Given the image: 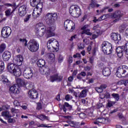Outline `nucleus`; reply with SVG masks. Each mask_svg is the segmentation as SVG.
<instances>
[{"instance_id":"obj_56","label":"nucleus","mask_w":128,"mask_h":128,"mask_svg":"<svg viewBox=\"0 0 128 128\" xmlns=\"http://www.w3.org/2000/svg\"><path fill=\"white\" fill-rule=\"evenodd\" d=\"M42 104L38 103L36 109L40 110H42Z\"/></svg>"},{"instance_id":"obj_58","label":"nucleus","mask_w":128,"mask_h":128,"mask_svg":"<svg viewBox=\"0 0 128 128\" xmlns=\"http://www.w3.org/2000/svg\"><path fill=\"white\" fill-rule=\"evenodd\" d=\"M104 20H106V16H104V14L98 18V20L100 21Z\"/></svg>"},{"instance_id":"obj_42","label":"nucleus","mask_w":128,"mask_h":128,"mask_svg":"<svg viewBox=\"0 0 128 128\" xmlns=\"http://www.w3.org/2000/svg\"><path fill=\"white\" fill-rule=\"evenodd\" d=\"M20 42H22V44H24L25 46H28V40H26V39L20 38Z\"/></svg>"},{"instance_id":"obj_28","label":"nucleus","mask_w":128,"mask_h":128,"mask_svg":"<svg viewBox=\"0 0 128 128\" xmlns=\"http://www.w3.org/2000/svg\"><path fill=\"white\" fill-rule=\"evenodd\" d=\"M34 116L37 118H38V120H42V122H44L45 120H50V118L44 114H40V115H34Z\"/></svg>"},{"instance_id":"obj_4","label":"nucleus","mask_w":128,"mask_h":128,"mask_svg":"<svg viewBox=\"0 0 128 128\" xmlns=\"http://www.w3.org/2000/svg\"><path fill=\"white\" fill-rule=\"evenodd\" d=\"M128 67L126 66H122L118 68L116 72V76L118 78H124L128 76Z\"/></svg>"},{"instance_id":"obj_24","label":"nucleus","mask_w":128,"mask_h":128,"mask_svg":"<svg viewBox=\"0 0 128 128\" xmlns=\"http://www.w3.org/2000/svg\"><path fill=\"white\" fill-rule=\"evenodd\" d=\"M17 67L16 65L12 63H9L8 64V70H9L10 72H11V74H12V72H14Z\"/></svg>"},{"instance_id":"obj_3","label":"nucleus","mask_w":128,"mask_h":128,"mask_svg":"<svg viewBox=\"0 0 128 128\" xmlns=\"http://www.w3.org/2000/svg\"><path fill=\"white\" fill-rule=\"evenodd\" d=\"M28 48L32 52H36L38 50L40 45L36 40H31L28 42Z\"/></svg>"},{"instance_id":"obj_36","label":"nucleus","mask_w":128,"mask_h":128,"mask_svg":"<svg viewBox=\"0 0 128 128\" xmlns=\"http://www.w3.org/2000/svg\"><path fill=\"white\" fill-rule=\"evenodd\" d=\"M2 116H4L5 118H12V115L10 114L9 112H2Z\"/></svg>"},{"instance_id":"obj_49","label":"nucleus","mask_w":128,"mask_h":128,"mask_svg":"<svg viewBox=\"0 0 128 128\" xmlns=\"http://www.w3.org/2000/svg\"><path fill=\"white\" fill-rule=\"evenodd\" d=\"M6 8V4H4V5L0 6V12H4Z\"/></svg>"},{"instance_id":"obj_10","label":"nucleus","mask_w":128,"mask_h":128,"mask_svg":"<svg viewBox=\"0 0 128 128\" xmlns=\"http://www.w3.org/2000/svg\"><path fill=\"white\" fill-rule=\"evenodd\" d=\"M74 26L75 24L72 20H66L64 22V28L68 32H72L76 28Z\"/></svg>"},{"instance_id":"obj_30","label":"nucleus","mask_w":128,"mask_h":128,"mask_svg":"<svg viewBox=\"0 0 128 128\" xmlns=\"http://www.w3.org/2000/svg\"><path fill=\"white\" fill-rule=\"evenodd\" d=\"M15 76H22V69L17 67L12 73Z\"/></svg>"},{"instance_id":"obj_47","label":"nucleus","mask_w":128,"mask_h":128,"mask_svg":"<svg viewBox=\"0 0 128 128\" xmlns=\"http://www.w3.org/2000/svg\"><path fill=\"white\" fill-rule=\"evenodd\" d=\"M45 72V74H50L52 72V70L50 68H45V70H43Z\"/></svg>"},{"instance_id":"obj_60","label":"nucleus","mask_w":128,"mask_h":128,"mask_svg":"<svg viewBox=\"0 0 128 128\" xmlns=\"http://www.w3.org/2000/svg\"><path fill=\"white\" fill-rule=\"evenodd\" d=\"M84 70L86 72H89V70H90V67L88 66H86L84 68Z\"/></svg>"},{"instance_id":"obj_22","label":"nucleus","mask_w":128,"mask_h":128,"mask_svg":"<svg viewBox=\"0 0 128 128\" xmlns=\"http://www.w3.org/2000/svg\"><path fill=\"white\" fill-rule=\"evenodd\" d=\"M12 54L8 51H5L2 54V58L5 62H8Z\"/></svg>"},{"instance_id":"obj_2","label":"nucleus","mask_w":128,"mask_h":128,"mask_svg":"<svg viewBox=\"0 0 128 128\" xmlns=\"http://www.w3.org/2000/svg\"><path fill=\"white\" fill-rule=\"evenodd\" d=\"M35 32L38 38H42L46 34L48 38H52L53 36H50L48 35V28L42 22H39L36 25Z\"/></svg>"},{"instance_id":"obj_62","label":"nucleus","mask_w":128,"mask_h":128,"mask_svg":"<svg viewBox=\"0 0 128 128\" xmlns=\"http://www.w3.org/2000/svg\"><path fill=\"white\" fill-rule=\"evenodd\" d=\"M38 128H48V126L44 124H40L38 126Z\"/></svg>"},{"instance_id":"obj_39","label":"nucleus","mask_w":128,"mask_h":128,"mask_svg":"<svg viewBox=\"0 0 128 128\" xmlns=\"http://www.w3.org/2000/svg\"><path fill=\"white\" fill-rule=\"evenodd\" d=\"M25 86V88H27L28 90H30V88L34 86V85L32 84V82H28L25 84V86Z\"/></svg>"},{"instance_id":"obj_40","label":"nucleus","mask_w":128,"mask_h":128,"mask_svg":"<svg viewBox=\"0 0 128 128\" xmlns=\"http://www.w3.org/2000/svg\"><path fill=\"white\" fill-rule=\"evenodd\" d=\"M112 96L116 102H118L120 100V95L118 94L113 93L112 94Z\"/></svg>"},{"instance_id":"obj_29","label":"nucleus","mask_w":128,"mask_h":128,"mask_svg":"<svg viewBox=\"0 0 128 128\" xmlns=\"http://www.w3.org/2000/svg\"><path fill=\"white\" fill-rule=\"evenodd\" d=\"M106 88H108V86L106 84H102L100 85V87H96V90L98 92H104V90H106Z\"/></svg>"},{"instance_id":"obj_34","label":"nucleus","mask_w":128,"mask_h":128,"mask_svg":"<svg viewBox=\"0 0 128 128\" xmlns=\"http://www.w3.org/2000/svg\"><path fill=\"white\" fill-rule=\"evenodd\" d=\"M6 48V44L4 43H2L0 44V54L4 52Z\"/></svg>"},{"instance_id":"obj_5","label":"nucleus","mask_w":128,"mask_h":128,"mask_svg":"<svg viewBox=\"0 0 128 128\" xmlns=\"http://www.w3.org/2000/svg\"><path fill=\"white\" fill-rule=\"evenodd\" d=\"M125 46H118L116 48V52H117L118 56L120 58L124 54H126L128 55V41H126Z\"/></svg>"},{"instance_id":"obj_33","label":"nucleus","mask_w":128,"mask_h":128,"mask_svg":"<svg viewBox=\"0 0 128 128\" xmlns=\"http://www.w3.org/2000/svg\"><path fill=\"white\" fill-rule=\"evenodd\" d=\"M82 102L84 104V106H88L90 104V98H86V99H82Z\"/></svg>"},{"instance_id":"obj_64","label":"nucleus","mask_w":128,"mask_h":128,"mask_svg":"<svg viewBox=\"0 0 128 128\" xmlns=\"http://www.w3.org/2000/svg\"><path fill=\"white\" fill-rule=\"evenodd\" d=\"M81 76H86V74L84 72H82L80 74Z\"/></svg>"},{"instance_id":"obj_21","label":"nucleus","mask_w":128,"mask_h":128,"mask_svg":"<svg viewBox=\"0 0 128 128\" xmlns=\"http://www.w3.org/2000/svg\"><path fill=\"white\" fill-rule=\"evenodd\" d=\"M64 112H66V110H72V106L68 102H64V104L62 106Z\"/></svg>"},{"instance_id":"obj_57","label":"nucleus","mask_w":128,"mask_h":128,"mask_svg":"<svg viewBox=\"0 0 128 128\" xmlns=\"http://www.w3.org/2000/svg\"><path fill=\"white\" fill-rule=\"evenodd\" d=\"M100 25H98V24H97V25L94 26L93 28V30H100Z\"/></svg>"},{"instance_id":"obj_7","label":"nucleus","mask_w":128,"mask_h":128,"mask_svg":"<svg viewBox=\"0 0 128 128\" xmlns=\"http://www.w3.org/2000/svg\"><path fill=\"white\" fill-rule=\"evenodd\" d=\"M58 46H60L58 42L54 38H50L47 42V48L48 50H50L52 48L56 50V48H58Z\"/></svg>"},{"instance_id":"obj_61","label":"nucleus","mask_w":128,"mask_h":128,"mask_svg":"<svg viewBox=\"0 0 128 128\" xmlns=\"http://www.w3.org/2000/svg\"><path fill=\"white\" fill-rule=\"evenodd\" d=\"M0 68H2V69L4 68V63L2 61H0Z\"/></svg>"},{"instance_id":"obj_51","label":"nucleus","mask_w":128,"mask_h":128,"mask_svg":"<svg viewBox=\"0 0 128 128\" xmlns=\"http://www.w3.org/2000/svg\"><path fill=\"white\" fill-rule=\"evenodd\" d=\"M30 18H32V14L28 15L24 19V22H28Z\"/></svg>"},{"instance_id":"obj_15","label":"nucleus","mask_w":128,"mask_h":128,"mask_svg":"<svg viewBox=\"0 0 128 128\" xmlns=\"http://www.w3.org/2000/svg\"><path fill=\"white\" fill-rule=\"evenodd\" d=\"M28 96L30 98L36 100V98H38V92H36V89L32 88L28 92Z\"/></svg>"},{"instance_id":"obj_46","label":"nucleus","mask_w":128,"mask_h":128,"mask_svg":"<svg viewBox=\"0 0 128 128\" xmlns=\"http://www.w3.org/2000/svg\"><path fill=\"white\" fill-rule=\"evenodd\" d=\"M116 104V102H115L108 100V106L109 108H110L111 106H112L113 104Z\"/></svg>"},{"instance_id":"obj_35","label":"nucleus","mask_w":128,"mask_h":128,"mask_svg":"<svg viewBox=\"0 0 128 128\" xmlns=\"http://www.w3.org/2000/svg\"><path fill=\"white\" fill-rule=\"evenodd\" d=\"M88 94V92L86 90H82L79 95V98H86V94Z\"/></svg>"},{"instance_id":"obj_52","label":"nucleus","mask_w":128,"mask_h":128,"mask_svg":"<svg viewBox=\"0 0 128 128\" xmlns=\"http://www.w3.org/2000/svg\"><path fill=\"white\" fill-rule=\"evenodd\" d=\"M90 28V25L86 24V25H84L83 27H82L81 28V30H86V28Z\"/></svg>"},{"instance_id":"obj_17","label":"nucleus","mask_w":128,"mask_h":128,"mask_svg":"<svg viewBox=\"0 0 128 128\" xmlns=\"http://www.w3.org/2000/svg\"><path fill=\"white\" fill-rule=\"evenodd\" d=\"M50 80L54 82H62V76L58 75V74H56L54 76H50Z\"/></svg>"},{"instance_id":"obj_41","label":"nucleus","mask_w":128,"mask_h":128,"mask_svg":"<svg viewBox=\"0 0 128 128\" xmlns=\"http://www.w3.org/2000/svg\"><path fill=\"white\" fill-rule=\"evenodd\" d=\"M47 56L50 60H54V54L52 53H48Z\"/></svg>"},{"instance_id":"obj_12","label":"nucleus","mask_w":128,"mask_h":128,"mask_svg":"<svg viewBox=\"0 0 128 128\" xmlns=\"http://www.w3.org/2000/svg\"><path fill=\"white\" fill-rule=\"evenodd\" d=\"M33 74L34 71H32V70L30 68H26L23 72V76L25 78H32Z\"/></svg>"},{"instance_id":"obj_11","label":"nucleus","mask_w":128,"mask_h":128,"mask_svg":"<svg viewBox=\"0 0 128 128\" xmlns=\"http://www.w3.org/2000/svg\"><path fill=\"white\" fill-rule=\"evenodd\" d=\"M12 34V29L8 26H5L3 28L1 31V34L4 38H6L10 36Z\"/></svg>"},{"instance_id":"obj_16","label":"nucleus","mask_w":128,"mask_h":128,"mask_svg":"<svg viewBox=\"0 0 128 128\" xmlns=\"http://www.w3.org/2000/svg\"><path fill=\"white\" fill-rule=\"evenodd\" d=\"M66 122L70 126H72V128H80V126H84V124H86V123H84V122L80 123L78 122H74V121L67 120L66 121Z\"/></svg>"},{"instance_id":"obj_1","label":"nucleus","mask_w":128,"mask_h":128,"mask_svg":"<svg viewBox=\"0 0 128 128\" xmlns=\"http://www.w3.org/2000/svg\"><path fill=\"white\" fill-rule=\"evenodd\" d=\"M46 22L47 24L51 26L47 27V32L49 36H54V30L56 28V21L58 20L56 13H48L46 16Z\"/></svg>"},{"instance_id":"obj_45","label":"nucleus","mask_w":128,"mask_h":128,"mask_svg":"<svg viewBox=\"0 0 128 128\" xmlns=\"http://www.w3.org/2000/svg\"><path fill=\"white\" fill-rule=\"evenodd\" d=\"M72 98V96L70 94H67L65 96V100L68 102L69 100H70Z\"/></svg>"},{"instance_id":"obj_14","label":"nucleus","mask_w":128,"mask_h":128,"mask_svg":"<svg viewBox=\"0 0 128 128\" xmlns=\"http://www.w3.org/2000/svg\"><path fill=\"white\" fill-rule=\"evenodd\" d=\"M28 10V5L26 4H23L20 6L18 8V14L20 16H24Z\"/></svg>"},{"instance_id":"obj_32","label":"nucleus","mask_w":128,"mask_h":128,"mask_svg":"<svg viewBox=\"0 0 128 128\" xmlns=\"http://www.w3.org/2000/svg\"><path fill=\"white\" fill-rule=\"evenodd\" d=\"M37 64L39 68H42L46 66V61L42 59H40L38 61Z\"/></svg>"},{"instance_id":"obj_23","label":"nucleus","mask_w":128,"mask_h":128,"mask_svg":"<svg viewBox=\"0 0 128 128\" xmlns=\"http://www.w3.org/2000/svg\"><path fill=\"white\" fill-rule=\"evenodd\" d=\"M16 80L17 86H18L19 88L20 86H24L26 85V82H24V78H16Z\"/></svg>"},{"instance_id":"obj_13","label":"nucleus","mask_w":128,"mask_h":128,"mask_svg":"<svg viewBox=\"0 0 128 128\" xmlns=\"http://www.w3.org/2000/svg\"><path fill=\"white\" fill-rule=\"evenodd\" d=\"M13 62L16 66H22V62H24V57L20 55H18L14 57Z\"/></svg>"},{"instance_id":"obj_44","label":"nucleus","mask_w":128,"mask_h":128,"mask_svg":"<svg viewBox=\"0 0 128 128\" xmlns=\"http://www.w3.org/2000/svg\"><path fill=\"white\" fill-rule=\"evenodd\" d=\"M96 2L94 1V0H92L91 2L89 4V8H96Z\"/></svg>"},{"instance_id":"obj_31","label":"nucleus","mask_w":128,"mask_h":128,"mask_svg":"<svg viewBox=\"0 0 128 128\" xmlns=\"http://www.w3.org/2000/svg\"><path fill=\"white\" fill-rule=\"evenodd\" d=\"M102 74L104 76H108L110 75V69L108 68H105L102 70Z\"/></svg>"},{"instance_id":"obj_19","label":"nucleus","mask_w":128,"mask_h":128,"mask_svg":"<svg viewBox=\"0 0 128 128\" xmlns=\"http://www.w3.org/2000/svg\"><path fill=\"white\" fill-rule=\"evenodd\" d=\"M109 120L108 118H98L94 122V124H108Z\"/></svg>"},{"instance_id":"obj_63","label":"nucleus","mask_w":128,"mask_h":128,"mask_svg":"<svg viewBox=\"0 0 128 128\" xmlns=\"http://www.w3.org/2000/svg\"><path fill=\"white\" fill-rule=\"evenodd\" d=\"M14 104L15 106H20V103L17 100L14 101Z\"/></svg>"},{"instance_id":"obj_8","label":"nucleus","mask_w":128,"mask_h":128,"mask_svg":"<svg viewBox=\"0 0 128 128\" xmlns=\"http://www.w3.org/2000/svg\"><path fill=\"white\" fill-rule=\"evenodd\" d=\"M102 48L104 54H110L112 52V44L108 42H104L102 44Z\"/></svg>"},{"instance_id":"obj_18","label":"nucleus","mask_w":128,"mask_h":128,"mask_svg":"<svg viewBox=\"0 0 128 128\" xmlns=\"http://www.w3.org/2000/svg\"><path fill=\"white\" fill-rule=\"evenodd\" d=\"M42 12V7L37 6V8H35L32 12V16L34 18H38L40 16V13Z\"/></svg>"},{"instance_id":"obj_6","label":"nucleus","mask_w":128,"mask_h":128,"mask_svg":"<svg viewBox=\"0 0 128 128\" xmlns=\"http://www.w3.org/2000/svg\"><path fill=\"white\" fill-rule=\"evenodd\" d=\"M70 14L74 16V18H78L80 14V8L76 5H72L69 9Z\"/></svg>"},{"instance_id":"obj_37","label":"nucleus","mask_w":128,"mask_h":128,"mask_svg":"<svg viewBox=\"0 0 128 128\" xmlns=\"http://www.w3.org/2000/svg\"><path fill=\"white\" fill-rule=\"evenodd\" d=\"M90 32V29H87L86 30H84L82 32V34H87V36H92V33Z\"/></svg>"},{"instance_id":"obj_26","label":"nucleus","mask_w":128,"mask_h":128,"mask_svg":"<svg viewBox=\"0 0 128 128\" xmlns=\"http://www.w3.org/2000/svg\"><path fill=\"white\" fill-rule=\"evenodd\" d=\"M111 38H112L113 40L120 42V40H122V37L120 34H117L116 33H112L111 34Z\"/></svg>"},{"instance_id":"obj_43","label":"nucleus","mask_w":128,"mask_h":128,"mask_svg":"<svg viewBox=\"0 0 128 128\" xmlns=\"http://www.w3.org/2000/svg\"><path fill=\"white\" fill-rule=\"evenodd\" d=\"M5 6H12L13 8H15L16 6V3H12V4L7 3L5 4Z\"/></svg>"},{"instance_id":"obj_27","label":"nucleus","mask_w":128,"mask_h":128,"mask_svg":"<svg viewBox=\"0 0 128 128\" xmlns=\"http://www.w3.org/2000/svg\"><path fill=\"white\" fill-rule=\"evenodd\" d=\"M82 110L80 109V108H78L76 110V112H77L76 114H78L80 118H86V114L84 112H82Z\"/></svg>"},{"instance_id":"obj_20","label":"nucleus","mask_w":128,"mask_h":128,"mask_svg":"<svg viewBox=\"0 0 128 128\" xmlns=\"http://www.w3.org/2000/svg\"><path fill=\"white\" fill-rule=\"evenodd\" d=\"M10 90L12 94H18L20 92V87L18 84H14L10 88Z\"/></svg>"},{"instance_id":"obj_48","label":"nucleus","mask_w":128,"mask_h":128,"mask_svg":"<svg viewBox=\"0 0 128 128\" xmlns=\"http://www.w3.org/2000/svg\"><path fill=\"white\" fill-rule=\"evenodd\" d=\"M58 62L59 64H62L64 62V57L62 55H60L58 58Z\"/></svg>"},{"instance_id":"obj_54","label":"nucleus","mask_w":128,"mask_h":128,"mask_svg":"<svg viewBox=\"0 0 128 128\" xmlns=\"http://www.w3.org/2000/svg\"><path fill=\"white\" fill-rule=\"evenodd\" d=\"M108 6L104 7L102 10H100V12H106V10H108Z\"/></svg>"},{"instance_id":"obj_50","label":"nucleus","mask_w":128,"mask_h":128,"mask_svg":"<svg viewBox=\"0 0 128 128\" xmlns=\"http://www.w3.org/2000/svg\"><path fill=\"white\" fill-rule=\"evenodd\" d=\"M2 78L4 84H6V82H8V80L6 78H4V76H2Z\"/></svg>"},{"instance_id":"obj_38","label":"nucleus","mask_w":128,"mask_h":128,"mask_svg":"<svg viewBox=\"0 0 128 128\" xmlns=\"http://www.w3.org/2000/svg\"><path fill=\"white\" fill-rule=\"evenodd\" d=\"M12 12H14V10H12L10 9H8L5 12V14L6 16H10L12 14Z\"/></svg>"},{"instance_id":"obj_25","label":"nucleus","mask_w":128,"mask_h":128,"mask_svg":"<svg viewBox=\"0 0 128 128\" xmlns=\"http://www.w3.org/2000/svg\"><path fill=\"white\" fill-rule=\"evenodd\" d=\"M40 0H30V4L32 6L34 7L36 6V8H38V6H41L42 4H40Z\"/></svg>"},{"instance_id":"obj_9","label":"nucleus","mask_w":128,"mask_h":128,"mask_svg":"<svg viewBox=\"0 0 128 128\" xmlns=\"http://www.w3.org/2000/svg\"><path fill=\"white\" fill-rule=\"evenodd\" d=\"M105 16V18H117L114 20V22H118L122 16V14L120 12V11H116L114 13L112 14H104Z\"/></svg>"},{"instance_id":"obj_59","label":"nucleus","mask_w":128,"mask_h":128,"mask_svg":"<svg viewBox=\"0 0 128 128\" xmlns=\"http://www.w3.org/2000/svg\"><path fill=\"white\" fill-rule=\"evenodd\" d=\"M124 84L125 86H126V90H128V80H126L124 82Z\"/></svg>"},{"instance_id":"obj_55","label":"nucleus","mask_w":128,"mask_h":128,"mask_svg":"<svg viewBox=\"0 0 128 128\" xmlns=\"http://www.w3.org/2000/svg\"><path fill=\"white\" fill-rule=\"evenodd\" d=\"M104 98H110V93L107 92L104 94Z\"/></svg>"},{"instance_id":"obj_53","label":"nucleus","mask_w":128,"mask_h":128,"mask_svg":"<svg viewBox=\"0 0 128 128\" xmlns=\"http://www.w3.org/2000/svg\"><path fill=\"white\" fill-rule=\"evenodd\" d=\"M78 48L79 50H83V48H84V45L82 44H80L78 45Z\"/></svg>"}]
</instances>
